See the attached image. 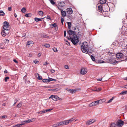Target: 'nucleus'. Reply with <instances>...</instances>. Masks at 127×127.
<instances>
[{"instance_id":"obj_18","label":"nucleus","mask_w":127,"mask_h":127,"mask_svg":"<svg viewBox=\"0 0 127 127\" xmlns=\"http://www.w3.org/2000/svg\"><path fill=\"white\" fill-rule=\"evenodd\" d=\"M59 89L58 88H56L55 89H49L48 90L49 91H51L53 92H56Z\"/></svg>"},{"instance_id":"obj_56","label":"nucleus","mask_w":127,"mask_h":127,"mask_svg":"<svg viewBox=\"0 0 127 127\" xmlns=\"http://www.w3.org/2000/svg\"><path fill=\"white\" fill-rule=\"evenodd\" d=\"M42 111L43 113L46 112V110H43Z\"/></svg>"},{"instance_id":"obj_40","label":"nucleus","mask_w":127,"mask_h":127,"mask_svg":"<svg viewBox=\"0 0 127 127\" xmlns=\"http://www.w3.org/2000/svg\"><path fill=\"white\" fill-rule=\"evenodd\" d=\"M22 103H20L18 104L17 105V107L20 108L22 105Z\"/></svg>"},{"instance_id":"obj_17","label":"nucleus","mask_w":127,"mask_h":127,"mask_svg":"<svg viewBox=\"0 0 127 127\" xmlns=\"http://www.w3.org/2000/svg\"><path fill=\"white\" fill-rule=\"evenodd\" d=\"M61 15L63 17H65L66 15V13L65 11H64L63 10H62L61 11Z\"/></svg>"},{"instance_id":"obj_49","label":"nucleus","mask_w":127,"mask_h":127,"mask_svg":"<svg viewBox=\"0 0 127 127\" xmlns=\"http://www.w3.org/2000/svg\"><path fill=\"white\" fill-rule=\"evenodd\" d=\"M33 62L35 64H37L39 62V61L36 60L33 61Z\"/></svg>"},{"instance_id":"obj_63","label":"nucleus","mask_w":127,"mask_h":127,"mask_svg":"<svg viewBox=\"0 0 127 127\" xmlns=\"http://www.w3.org/2000/svg\"><path fill=\"white\" fill-rule=\"evenodd\" d=\"M66 44H67L68 45H70V44L68 41H66Z\"/></svg>"},{"instance_id":"obj_2","label":"nucleus","mask_w":127,"mask_h":127,"mask_svg":"<svg viewBox=\"0 0 127 127\" xmlns=\"http://www.w3.org/2000/svg\"><path fill=\"white\" fill-rule=\"evenodd\" d=\"M88 43L87 42H83L81 46V48L83 53H87L90 55V54H91L88 51Z\"/></svg>"},{"instance_id":"obj_61","label":"nucleus","mask_w":127,"mask_h":127,"mask_svg":"<svg viewBox=\"0 0 127 127\" xmlns=\"http://www.w3.org/2000/svg\"><path fill=\"white\" fill-rule=\"evenodd\" d=\"M13 61L14 62H15L16 63H18V62L15 59H14L13 60Z\"/></svg>"},{"instance_id":"obj_64","label":"nucleus","mask_w":127,"mask_h":127,"mask_svg":"<svg viewBox=\"0 0 127 127\" xmlns=\"http://www.w3.org/2000/svg\"><path fill=\"white\" fill-rule=\"evenodd\" d=\"M123 88L127 89V84L126 85H125L123 86Z\"/></svg>"},{"instance_id":"obj_23","label":"nucleus","mask_w":127,"mask_h":127,"mask_svg":"<svg viewBox=\"0 0 127 127\" xmlns=\"http://www.w3.org/2000/svg\"><path fill=\"white\" fill-rule=\"evenodd\" d=\"M101 90V88H96L94 91H95L97 92L100 91Z\"/></svg>"},{"instance_id":"obj_6","label":"nucleus","mask_w":127,"mask_h":127,"mask_svg":"<svg viewBox=\"0 0 127 127\" xmlns=\"http://www.w3.org/2000/svg\"><path fill=\"white\" fill-rule=\"evenodd\" d=\"M87 69L81 68L80 72V73L82 75H84L87 73Z\"/></svg>"},{"instance_id":"obj_10","label":"nucleus","mask_w":127,"mask_h":127,"mask_svg":"<svg viewBox=\"0 0 127 127\" xmlns=\"http://www.w3.org/2000/svg\"><path fill=\"white\" fill-rule=\"evenodd\" d=\"M5 30H2L1 32V34L3 37L5 36L7 34L9 33V32L5 31Z\"/></svg>"},{"instance_id":"obj_3","label":"nucleus","mask_w":127,"mask_h":127,"mask_svg":"<svg viewBox=\"0 0 127 127\" xmlns=\"http://www.w3.org/2000/svg\"><path fill=\"white\" fill-rule=\"evenodd\" d=\"M3 26L4 30H5L6 31L9 30V24L8 22L6 21H5L3 23Z\"/></svg>"},{"instance_id":"obj_30","label":"nucleus","mask_w":127,"mask_h":127,"mask_svg":"<svg viewBox=\"0 0 127 127\" xmlns=\"http://www.w3.org/2000/svg\"><path fill=\"white\" fill-rule=\"evenodd\" d=\"M38 14L40 16H42L43 15V12L42 11H40L38 12Z\"/></svg>"},{"instance_id":"obj_55","label":"nucleus","mask_w":127,"mask_h":127,"mask_svg":"<svg viewBox=\"0 0 127 127\" xmlns=\"http://www.w3.org/2000/svg\"><path fill=\"white\" fill-rule=\"evenodd\" d=\"M55 30L56 31H57L58 29V27L57 25L56 26V27H55Z\"/></svg>"},{"instance_id":"obj_11","label":"nucleus","mask_w":127,"mask_h":127,"mask_svg":"<svg viewBox=\"0 0 127 127\" xmlns=\"http://www.w3.org/2000/svg\"><path fill=\"white\" fill-rule=\"evenodd\" d=\"M66 90L67 91L69 92L72 94H73L75 93L76 91V90L75 89H67Z\"/></svg>"},{"instance_id":"obj_28","label":"nucleus","mask_w":127,"mask_h":127,"mask_svg":"<svg viewBox=\"0 0 127 127\" xmlns=\"http://www.w3.org/2000/svg\"><path fill=\"white\" fill-rule=\"evenodd\" d=\"M126 94H127V91H123L120 94V95H124Z\"/></svg>"},{"instance_id":"obj_29","label":"nucleus","mask_w":127,"mask_h":127,"mask_svg":"<svg viewBox=\"0 0 127 127\" xmlns=\"http://www.w3.org/2000/svg\"><path fill=\"white\" fill-rule=\"evenodd\" d=\"M116 126V124L114 123H113L111 124L110 127H115Z\"/></svg>"},{"instance_id":"obj_54","label":"nucleus","mask_w":127,"mask_h":127,"mask_svg":"<svg viewBox=\"0 0 127 127\" xmlns=\"http://www.w3.org/2000/svg\"><path fill=\"white\" fill-rule=\"evenodd\" d=\"M30 120H31V122H32V121H35L36 120V119L35 118H33L30 119Z\"/></svg>"},{"instance_id":"obj_62","label":"nucleus","mask_w":127,"mask_h":127,"mask_svg":"<svg viewBox=\"0 0 127 127\" xmlns=\"http://www.w3.org/2000/svg\"><path fill=\"white\" fill-rule=\"evenodd\" d=\"M46 18L47 19H49L50 20H51V18L49 16H47V17H46Z\"/></svg>"},{"instance_id":"obj_33","label":"nucleus","mask_w":127,"mask_h":127,"mask_svg":"<svg viewBox=\"0 0 127 127\" xmlns=\"http://www.w3.org/2000/svg\"><path fill=\"white\" fill-rule=\"evenodd\" d=\"M96 101H97V102L98 105L99 104H101L103 103L101 99L97 100Z\"/></svg>"},{"instance_id":"obj_26","label":"nucleus","mask_w":127,"mask_h":127,"mask_svg":"<svg viewBox=\"0 0 127 127\" xmlns=\"http://www.w3.org/2000/svg\"><path fill=\"white\" fill-rule=\"evenodd\" d=\"M5 15V14L3 11L2 10L0 11V16H4Z\"/></svg>"},{"instance_id":"obj_35","label":"nucleus","mask_w":127,"mask_h":127,"mask_svg":"<svg viewBox=\"0 0 127 127\" xmlns=\"http://www.w3.org/2000/svg\"><path fill=\"white\" fill-rule=\"evenodd\" d=\"M60 125V122L58 123H57L56 124H55L54 125H53V126L54 127H57L58 126Z\"/></svg>"},{"instance_id":"obj_20","label":"nucleus","mask_w":127,"mask_h":127,"mask_svg":"<svg viewBox=\"0 0 127 127\" xmlns=\"http://www.w3.org/2000/svg\"><path fill=\"white\" fill-rule=\"evenodd\" d=\"M44 18H37L36 17L34 18V20H35V21L37 22L40 21H42V19Z\"/></svg>"},{"instance_id":"obj_13","label":"nucleus","mask_w":127,"mask_h":127,"mask_svg":"<svg viewBox=\"0 0 127 127\" xmlns=\"http://www.w3.org/2000/svg\"><path fill=\"white\" fill-rule=\"evenodd\" d=\"M60 125H67L68 124L67 120L65 121H64L62 122H60Z\"/></svg>"},{"instance_id":"obj_8","label":"nucleus","mask_w":127,"mask_h":127,"mask_svg":"<svg viewBox=\"0 0 127 127\" xmlns=\"http://www.w3.org/2000/svg\"><path fill=\"white\" fill-rule=\"evenodd\" d=\"M108 62L111 64H115L117 63V61L114 59H110L108 60Z\"/></svg>"},{"instance_id":"obj_31","label":"nucleus","mask_w":127,"mask_h":127,"mask_svg":"<svg viewBox=\"0 0 127 127\" xmlns=\"http://www.w3.org/2000/svg\"><path fill=\"white\" fill-rule=\"evenodd\" d=\"M25 121H22L21 122V123L19 124L20 126H21L22 125H24L26 123Z\"/></svg>"},{"instance_id":"obj_50","label":"nucleus","mask_w":127,"mask_h":127,"mask_svg":"<svg viewBox=\"0 0 127 127\" xmlns=\"http://www.w3.org/2000/svg\"><path fill=\"white\" fill-rule=\"evenodd\" d=\"M53 109H46V112H50L51 110H52Z\"/></svg>"},{"instance_id":"obj_47","label":"nucleus","mask_w":127,"mask_h":127,"mask_svg":"<svg viewBox=\"0 0 127 127\" xmlns=\"http://www.w3.org/2000/svg\"><path fill=\"white\" fill-rule=\"evenodd\" d=\"M4 42L5 43H7L9 42V41L8 39H5L4 41Z\"/></svg>"},{"instance_id":"obj_16","label":"nucleus","mask_w":127,"mask_h":127,"mask_svg":"<svg viewBox=\"0 0 127 127\" xmlns=\"http://www.w3.org/2000/svg\"><path fill=\"white\" fill-rule=\"evenodd\" d=\"M98 10L100 12H102L103 11L102 6L101 5H99L98 6Z\"/></svg>"},{"instance_id":"obj_52","label":"nucleus","mask_w":127,"mask_h":127,"mask_svg":"<svg viewBox=\"0 0 127 127\" xmlns=\"http://www.w3.org/2000/svg\"><path fill=\"white\" fill-rule=\"evenodd\" d=\"M8 11H10L12 10V8L11 7H9L8 8Z\"/></svg>"},{"instance_id":"obj_37","label":"nucleus","mask_w":127,"mask_h":127,"mask_svg":"<svg viewBox=\"0 0 127 127\" xmlns=\"http://www.w3.org/2000/svg\"><path fill=\"white\" fill-rule=\"evenodd\" d=\"M13 127H21L19 124H18L13 126Z\"/></svg>"},{"instance_id":"obj_36","label":"nucleus","mask_w":127,"mask_h":127,"mask_svg":"<svg viewBox=\"0 0 127 127\" xmlns=\"http://www.w3.org/2000/svg\"><path fill=\"white\" fill-rule=\"evenodd\" d=\"M26 10V8L24 7H23L21 9V11L22 12L24 13H25V12Z\"/></svg>"},{"instance_id":"obj_60","label":"nucleus","mask_w":127,"mask_h":127,"mask_svg":"<svg viewBox=\"0 0 127 127\" xmlns=\"http://www.w3.org/2000/svg\"><path fill=\"white\" fill-rule=\"evenodd\" d=\"M51 72L54 73L55 72V70L53 69H52L51 70Z\"/></svg>"},{"instance_id":"obj_32","label":"nucleus","mask_w":127,"mask_h":127,"mask_svg":"<svg viewBox=\"0 0 127 127\" xmlns=\"http://www.w3.org/2000/svg\"><path fill=\"white\" fill-rule=\"evenodd\" d=\"M37 74L38 76V80H42V77L41 76H39V74H38V73H37Z\"/></svg>"},{"instance_id":"obj_45","label":"nucleus","mask_w":127,"mask_h":127,"mask_svg":"<svg viewBox=\"0 0 127 127\" xmlns=\"http://www.w3.org/2000/svg\"><path fill=\"white\" fill-rule=\"evenodd\" d=\"M50 1V2L52 4L54 5L55 4V2L53 1V0H49Z\"/></svg>"},{"instance_id":"obj_15","label":"nucleus","mask_w":127,"mask_h":127,"mask_svg":"<svg viewBox=\"0 0 127 127\" xmlns=\"http://www.w3.org/2000/svg\"><path fill=\"white\" fill-rule=\"evenodd\" d=\"M59 6L63 7L65 5V3L64 1H60L58 3Z\"/></svg>"},{"instance_id":"obj_21","label":"nucleus","mask_w":127,"mask_h":127,"mask_svg":"<svg viewBox=\"0 0 127 127\" xmlns=\"http://www.w3.org/2000/svg\"><path fill=\"white\" fill-rule=\"evenodd\" d=\"M57 25L56 23H54L53 24H51L50 25L51 28H55L56 26Z\"/></svg>"},{"instance_id":"obj_38","label":"nucleus","mask_w":127,"mask_h":127,"mask_svg":"<svg viewBox=\"0 0 127 127\" xmlns=\"http://www.w3.org/2000/svg\"><path fill=\"white\" fill-rule=\"evenodd\" d=\"M53 50L55 52H58V50L57 48L54 47L53 48Z\"/></svg>"},{"instance_id":"obj_44","label":"nucleus","mask_w":127,"mask_h":127,"mask_svg":"<svg viewBox=\"0 0 127 127\" xmlns=\"http://www.w3.org/2000/svg\"><path fill=\"white\" fill-rule=\"evenodd\" d=\"M98 61L99 63H104V62L102 60H98Z\"/></svg>"},{"instance_id":"obj_22","label":"nucleus","mask_w":127,"mask_h":127,"mask_svg":"<svg viewBox=\"0 0 127 127\" xmlns=\"http://www.w3.org/2000/svg\"><path fill=\"white\" fill-rule=\"evenodd\" d=\"M100 2L101 4H104L106 2V0H100Z\"/></svg>"},{"instance_id":"obj_4","label":"nucleus","mask_w":127,"mask_h":127,"mask_svg":"<svg viewBox=\"0 0 127 127\" xmlns=\"http://www.w3.org/2000/svg\"><path fill=\"white\" fill-rule=\"evenodd\" d=\"M96 120L95 119H90L87 121L86 125L87 126L89 125L96 122Z\"/></svg>"},{"instance_id":"obj_9","label":"nucleus","mask_w":127,"mask_h":127,"mask_svg":"<svg viewBox=\"0 0 127 127\" xmlns=\"http://www.w3.org/2000/svg\"><path fill=\"white\" fill-rule=\"evenodd\" d=\"M58 97L57 95H51L49 97V99L51 98L54 100L57 101L58 100Z\"/></svg>"},{"instance_id":"obj_24","label":"nucleus","mask_w":127,"mask_h":127,"mask_svg":"<svg viewBox=\"0 0 127 127\" xmlns=\"http://www.w3.org/2000/svg\"><path fill=\"white\" fill-rule=\"evenodd\" d=\"M48 82H50L51 81H56V80L55 79H53V78H49V79H48Z\"/></svg>"},{"instance_id":"obj_25","label":"nucleus","mask_w":127,"mask_h":127,"mask_svg":"<svg viewBox=\"0 0 127 127\" xmlns=\"http://www.w3.org/2000/svg\"><path fill=\"white\" fill-rule=\"evenodd\" d=\"M25 16L27 17H30L32 16V14L31 13L26 14L25 15Z\"/></svg>"},{"instance_id":"obj_53","label":"nucleus","mask_w":127,"mask_h":127,"mask_svg":"<svg viewBox=\"0 0 127 127\" xmlns=\"http://www.w3.org/2000/svg\"><path fill=\"white\" fill-rule=\"evenodd\" d=\"M64 68L67 69H69V67L67 65H65L64 66Z\"/></svg>"},{"instance_id":"obj_1","label":"nucleus","mask_w":127,"mask_h":127,"mask_svg":"<svg viewBox=\"0 0 127 127\" xmlns=\"http://www.w3.org/2000/svg\"><path fill=\"white\" fill-rule=\"evenodd\" d=\"M69 35H72L73 37H71L70 39L72 43L75 45H76L78 43L79 41L76 35L75 34V31L70 30L67 31Z\"/></svg>"},{"instance_id":"obj_42","label":"nucleus","mask_w":127,"mask_h":127,"mask_svg":"<svg viewBox=\"0 0 127 127\" xmlns=\"http://www.w3.org/2000/svg\"><path fill=\"white\" fill-rule=\"evenodd\" d=\"M91 57L92 60L93 61H95V58L92 55H91Z\"/></svg>"},{"instance_id":"obj_34","label":"nucleus","mask_w":127,"mask_h":127,"mask_svg":"<svg viewBox=\"0 0 127 127\" xmlns=\"http://www.w3.org/2000/svg\"><path fill=\"white\" fill-rule=\"evenodd\" d=\"M67 24L68 25V28L69 29H70L71 26V23L70 22H68Z\"/></svg>"},{"instance_id":"obj_58","label":"nucleus","mask_w":127,"mask_h":127,"mask_svg":"<svg viewBox=\"0 0 127 127\" xmlns=\"http://www.w3.org/2000/svg\"><path fill=\"white\" fill-rule=\"evenodd\" d=\"M72 30H76V28L74 27H72Z\"/></svg>"},{"instance_id":"obj_7","label":"nucleus","mask_w":127,"mask_h":127,"mask_svg":"<svg viewBox=\"0 0 127 127\" xmlns=\"http://www.w3.org/2000/svg\"><path fill=\"white\" fill-rule=\"evenodd\" d=\"M116 57L117 58L121 59V60H123V58L124 57L123 54L122 53H118L116 55Z\"/></svg>"},{"instance_id":"obj_57","label":"nucleus","mask_w":127,"mask_h":127,"mask_svg":"<svg viewBox=\"0 0 127 127\" xmlns=\"http://www.w3.org/2000/svg\"><path fill=\"white\" fill-rule=\"evenodd\" d=\"M59 6H58L57 7V8H58V9L59 10H61H61H63L62 9V8H61Z\"/></svg>"},{"instance_id":"obj_43","label":"nucleus","mask_w":127,"mask_h":127,"mask_svg":"<svg viewBox=\"0 0 127 127\" xmlns=\"http://www.w3.org/2000/svg\"><path fill=\"white\" fill-rule=\"evenodd\" d=\"M9 77H5L4 79V81L5 82H7V80L9 79Z\"/></svg>"},{"instance_id":"obj_41","label":"nucleus","mask_w":127,"mask_h":127,"mask_svg":"<svg viewBox=\"0 0 127 127\" xmlns=\"http://www.w3.org/2000/svg\"><path fill=\"white\" fill-rule=\"evenodd\" d=\"M114 98V97H113L110 100H108L107 102V103H109L111 102L112 100H113Z\"/></svg>"},{"instance_id":"obj_59","label":"nucleus","mask_w":127,"mask_h":127,"mask_svg":"<svg viewBox=\"0 0 127 127\" xmlns=\"http://www.w3.org/2000/svg\"><path fill=\"white\" fill-rule=\"evenodd\" d=\"M45 64H44V65H46L48 64H49V63L47 62H46L45 63Z\"/></svg>"},{"instance_id":"obj_12","label":"nucleus","mask_w":127,"mask_h":127,"mask_svg":"<svg viewBox=\"0 0 127 127\" xmlns=\"http://www.w3.org/2000/svg\"><path fill=\"white\" fill-rule=\"evenodd\" d=\"M67 12L69 14H71L72 13L73 11L71 8H68L66 9Z\"/></svg>"},{"instance_id":"obj_51","label":"nucleus","mask_w":127,"mask_h":127,"mask_svg":"<svg viewBox=\"0 0 127 127\" xmlns=\"http://www.w3.org/2000/svg\"><path fill=\"white\" fill-rule=\"evenodd\" d=\"M61 21L62 24H63V23L64 21V18H61Z\"/></svg>"},{"instance_id":"obj_19","label":"nucleus","mask_w":127,"mask_h":127,"mask_svg":"<svg viewBox=\"0 0 127 127\" xmlns=\"http://www.w3.org/2000/svg\"><path fill=\"white\" fill-rule=\"evenodd\" d=\"M75 120V119L74 118H71L69 120H67V122L68 123V124H69L71 122H72L73 121Z\"/></svg>"},{"instance_id":"obj_46","label":"nucleus","mask_w":127,"mask_h":127,"mask_svg":"<svg viewBox=\"0 0 127 127\" xmlns=\"http://www.w3.org/2000/svg\"><path fill=\"white\" fill-rule=\"evenodd\" d=\"M26 123H29L31 122V120L30 119H28L27 120H25Z\"/></svg>"},{"instance_id":"obj_5","label":"nucleus","mask_w":127,"mask_h":127,"mask_svg":"<svg viewBox=\"0 0 127 127\" xmlns=\"http://www.w3.org/2000/svg\"><path fill=\"white\" fill-rule=\"evenodd\" d=\"M124 122L121 120H119L117 122V126L118 127H121L124 125Z\"/></svg>"},{"instance_id":"obj_14","label":"nucleus","mask_w":127,"mask_h":127,"mask_svg":"<svg viewBox=\"0 0 127 127\" xmlns=\"http://www.w3.org/2000/svg\"><path fill=\"white\" fill-rule=\"evenodd\" d=\"M97 101H95L93 102H92V103H91L90 104V107H92L93 106H96L98 105Z\"/></svg>"},{"instance_id":"obj_39","label":"nucleus","mask_w":127,"mask_h":127,"mask_svg":"<svg viewBox=\"0 0 127 127\" xmlns=\"http://www.w3.org/2000/svg\"><path fill=\"white\" fill-rule=\"evenodd\" d=\"M45 47L47 48H48L50 47V45L49 44H46L44 45Z\"/></svg>"},{"instance_id":"obj_48","label":"nucleus","mask_w":127,"mask_h":127,"mask_svg":"<svg viewBox=\"0 0 127 127\" xmlns=\"http://www.w3.org/2000/svg\"><path fill=\"white\" fill-rule=\"evenodd\" d=\"M7 116L6 115H4L0 117V118H4L5 119L7 118Z\"/></svg>"},{"instance_id":"obj_27","label":"nucleus","mask_w":127,"mask_h":127,"mask_svg":"<svg viewBox=\"0 0 127 127\" xmlns=\"http://www.w3.org/2000/svg\"><path fill=\"white\" fill-rule=\"evenodd\" d=\"M48 79H44L42 80L43 82L44 83H47L49 82Z\"/></svg>"}]
</instances>
